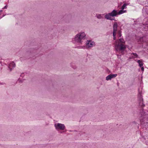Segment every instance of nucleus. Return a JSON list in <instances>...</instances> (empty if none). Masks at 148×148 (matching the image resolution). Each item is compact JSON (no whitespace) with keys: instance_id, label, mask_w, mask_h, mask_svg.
Segmentation results:
<instances>
[{"instance_id":"2eb2a0df","label":"nucleus","mask_w":148,"mask_h":148,"mask_svg":"<svg viewBox=\"0 0 148 148\" xmlns=\"http://www.w3.org/2000/svg\"><path fill=\"white\" fill-rule=\"evenodd\" d=\"M132 54H133L134 56V57H133V58H137L138 57V55L136 53H132Z\"/></svg>"},{"instance_id":"4468645a","label":"nucleus","mask_w":148,"mask_h":148,"mask_svg":"<svg viewBox=\"0 0 148 148\" xmlns=\"http://www.w3.org/2000/svg\"><path fill=\"white\" fill-rule=\"evenodd\" d=\"M127 5V4L126 3L124 4L121 7V9L122 10L124 9L125 8H126V6Z\"/></svg>"},{"instance_id":"dca6fc26","label":"nucleus","mask_w":148,"mask_h":148,"mask_svg":"<svg viewBox=\"0 0 148 148\" xmlns=\"http://www.w3.org/2000/svg\"><path fill=\"white\" fill-rule=\"evenodd\" d=\"M116 33H113V39L114 40H115L116 38Z\"/></svg>"},{"instance_id":"0eeeda50","label":"nucleus","mask_w":148,"mask_h":148,"mask_svg":"<svg viewBox=\"0 0 148 148\" xmlns=\"http://www.w3.org/2000/svg\"><path fill=\"white\" fill-rule=\"evenodd\" d=\"M138 97L139 99V105L142 107L144 106L145 105H143V99L142 95L140 94L139 93L138 95Z\"/></svg>"},{"instance_id":"6ab92c4d","label":"nucleus","mask_w":148,"mask_h":148,"mask_svg":"<svg viewBox=\"0 0 148 148\" xmlns=\"http://www.w3.org/2000/svg\"><path fill=\"white\" fill-rule=\"evenodd\" d=\"M2 12V10H0V12Z\"/></svg>"},{"instance_id":"1a4fd4ad","label":"nucleus","mask_w":148,"mask_h":148,"mask_svg":"<svg viewBox=\"0 0 148 148\" xmlns=\"http://www.w3.org/2000/svg\"><path fill=\"white\" fill-rule=\"evenodd\" d=\"M118 27V24L116 22H115L114 24L113 25V32L115 33H116V32L117 30V28Z\"/></svg>"},{"instance_id":"f257e3e1","label":"nucleus","mask_w":148,"mask_h":148,"mask_svg":"<svg viewBox=\"0 0 148 148\" xmlns=\"http://www.w3.org/2000/svg\"><path fill=\"white\" fill-rule=\"evenodd\" d=\"M86 37V35L84 32H80L76 35L73 39V41L75 43H77L79 45L82 44L83 40Z\"/></svg>"},{"instance_id":"6e6552de","label":"nucleus","mask_w":148,"mask_h":148,"mask_svg":"<svg viewBox=\"0 0 148 148\" xmlns=\"http://www.w3.org/2000/svg\"><path fill=\"white\" fill-rule=\"evenodd\" d=\"M117 76V74L109 75L106 77V80L107 81L110 80L112 78L116 77Z\"/></svg>"},{"instance_id":"ddd939ff","label":"nucleus","mask_w":148,"mask_h":148,"mask_svg":"<svg viewBox=\"0 0 148 148\" xmlns=\"http://www.w3.org/2000/svg\"><path fill=\"white\" fill-rule=\"evenodd\" d=\"M97 17L99 19H101L103 18V16L100 14H99L96 15Z\"/></svg>"},{"instance_id":"f3484780","label":"nucleus","mask_w":148,"mask_h":148,"mask_svg":"<svg viewBox=\"0 0 148 148\" xmlns=\"http://www.w3.org/2000/svg\"><path fill=\"white\" fill-rule=\"evenodd\" d=\"M141 68V70L142 71H144V67H143V66H141V67H140Z\"/></svg>"},{"instance_id":"7ed1b4c3","label":"nucleus","mask_w":148,"mask_h":148,"mask_svg":"<svg viewBox=\"0 0 148 148\" xmlns=\"http://www.w3.org/2000/svg\"><path fill=\"white\" fill-rule=\"evenodd\" d=\"M114 45L116 50L119 52L121 51V52H122L125 50L126 48L124 45L120 44L119 42L117 43L116 41Z\"/></svg>"},{"instance_id":"9d476101","label":"nucleus","mask_w":148,"mask_h":148,"mask_svg":"<svg viewBox=\"0 0 148 148\" xmlns=\"http://www.w3.org/2000/svg\"><path fill=\"white\" fill-rule=\"evenodd\" d=\"M16 66L15 64L13 62L9 64L8 68L10 71H11L12 69L14 68Z\"/></svg>"},{"instance_id":"9b49d317","label":"nucleus","mask_w":148,"mask_h":148,"mask_svg":"<svg viewBox=\"0 0 148 148\" xmlns=\"http://www.w3.org/2000/svg\"><path fill=\"white\" fill-rule=\"evenodd\" d=\"M118 43V42L120 43V44H124L125 43V41L124 40L123 38H120L119 39V41H116Z\"/></svg>"},{"instance_id":"39448f33","label":"nucleus","mask_w":148,"mask_h":148,"mask_svg":"<svg viewBox=\"0 0 148 148\" xmlns=\"http://www.w3.org/2000/svg\"><path fill=\"white\" fill-rule=\"evenodd\" d=\"M55 126L57 130H64L65 128V126L64 124L58 123L55 124Z\"/></svg>"},{"instance_id":"f03ea898","label":"nucleus","mask_w":148,"mask_h":148,"mask_svg":"<svg viewBox=\"0 0 148 148\" xmlns=\"http://www.w3.org/2000/svg\"><path fill=\"white\" fill-rule=\"evenodd\" d=\"M126 10H120L118 12L115 10H113L111 12L106 14L104 16L105 18L107 20H115V18H112V17L116 16L117 15H120L125 12Z\"/></svg>"},{"instance_id":"423d86ee","label":"nucleus","mask_w":148,"mask_h":148,"mask_svg":"<svg viewBox=\"0 0 148 148\" xmlns=\"http://www.w3.org/2000/svg\"><path fill=\"white\" fill-rule=\"evenodd\" d=\"M95 44L94 42L91 40H87V41L86 47L87 48H89L93 47Z\"/></svg>"},{"instance_id":"a211bd4d","label":"nucleus","mask_w":148,"mask_h":148,"mask_svg":"<svg viewBox=\"0 0 148 148\" xmlns=\"http://www.w3.org/2000/svg\"><path fill=\"white\" fill-rule=\"evenodd\" d=\"M7 6L6 5L3 8L7 9Z\"/></svg>"},{"instance_id":"aec40b11","label":"nucleus","mask_w":148,"mask_h":148,"mask_svg":"<svg viewBox=\"0 0 148 148\" xmlns=\"http://www.w3.org/2000/svg\"><path fill=\"white\" fill-rule=\"evenodd\" d=\"M121 36V34H120V37Z\"/></svg>"},{"instance_id":"20e7f679","label":"nucleus","mask_w":148,"mask_h":148,"mask_svg":"<svg viewBox=\"0 0 148 148\" xmlns=\"http://www.w3.org/2000/svg\"><path fill=\"white\" fill-rule=\"evenodd\" d=\"M140 120L141 122H143V120H146L147 118V115L145 114V112L143 111L140 113Z\"/></svg>"},{"instance_id":"f8f14e48","label":"nucleus","mask_w":148,"mask_h":148,"mask_svg":"<svg viewBox=\"0 0 148 148\" xmlns=\"http://www.w3.org/2000/svg\"><path fill=\"white\" fill-rule=\"evenodd\" d=\"M137 62L138 63L139 66L140 67H141L143 66V63L140 60H138Z\"/></svg>"}]
</instances>
